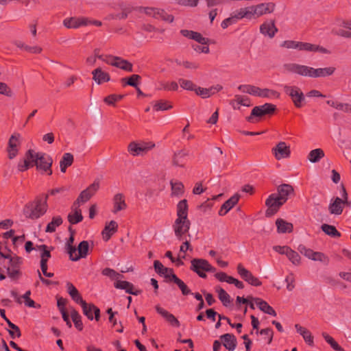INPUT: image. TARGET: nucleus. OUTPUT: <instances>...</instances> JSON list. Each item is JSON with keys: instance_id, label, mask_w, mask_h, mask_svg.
Instances as JSON below:
<instances>
[{"instance_id": "1", "label": "nucleus", "mask_w": 351, "mask_h": 351, "mask_svg": "<svg viewBox=\"0 0 351 351\" xmlns=\"http://www.w3.org/2000/svg\"><path fill=\"white\" fill-rule=\"evenodd\" d=\"M189 206L186 199L180 201L176 206V218L172 228L176 238L182 241L189 233L191 221L188 218Z\"/></svg>"}, {"instance_id": "2", "label": "nucleus", "mask_w": 351, "mask_h": 351, "mask_svg": "<svg viewBox=\"0 0 351 351\" xmlns=\"http://www.w3.org/2000/svg\"><path fill=\"white\" fill-rule=\"evenodd\" d=\"M47 199L48 194H46L44 199L37 198L34 202L26 204L23 208L25 217L35 220L44 215L48 208Z\"/></svg>"}, {"instance_id": "3", "label": "nucleus", "mask_w": 351, "mask_h": 351, "mask_svg": "<svg viewBox=\"0 0 351 351\" xmlns=\"http://www.w3.org/2000/svg\"><path fill=\"white\" fill-rule=\"evenodd\" d=\"M280 47L286 49H295L304 51L319 52L324 54H328L330 53L329 50L320 45L291 40L283 41L280 44Z\"/></svg>"}, {"instance_id": "4", "label": "nucleus", "mask_w": 351, "mask_h": 351, "mask_svg": "<svg viewBox=\"0 0 351 351\" xmlns=\"http://www.w3.org/2000/svg\"><path fill=\"white\" fill-rule=\"evenodd\" d=\"M282 67L285 72L315 78V68L313 67L297 63H287Z\"/></svg>"}, {"instance_id": "5", "label": "nucleus", "mask_w": 351, "mask_h": 351, "mask_svg": "<svg viewBox=\"0 0 351 351\" xmlns=\"http://www.w3.org/2000/svg\"><path fill=\"white\" fill-rule=\"evenodd\" d=\"M33 156L34 166L35 165L37 169L47 172L48 175L52 174L51 167L53 160L49 155L42 152L36 153L33 150Z\"/></svg>"}, {"instance_id": "6", "label": "nucleus", "mask_w": 351, "mask_h": 351, "mask_svg": "<svg viewBox=\"0 0 351 351\" xmlns=\"http://www.w3.org/2000/svg\"><path fill=\"white\" fill-rule=\"evenodd\" d=\"M276 109V106L269 103L255 106L252 109L250 115L247 118V120L250 123H256L263 116L273 114Z\"/></svg>"}, {"instance_id": "7", "label": "nucleus", "mask_w": 351, "mask_h": 351, "mask_svg": "<svg viewBox=\"0 0 351 351\" xmlns=\"http://www.w3.org/2000/svg\"><path fill=\"white\" fill-rule=\"evenodd\" d=\"M190 269L202 278H206L205 272H215L216 271V269L208 261L202 258H193L191 260Z\"/></svg>"}, {"instance_id": "8", "label": "nucleus", "mask_w": 351, "mask_h": 351, "mask_svg": "<svg viewBox=\"0 0 351 351\" xmlns=\"http://www.w3.org/2000/svg\"><path fill=\"white\" fill-rule=\"evenodd\" d=\"M345 203H348V193L343 186H341V198L336 197L330 200L328 210L331 215H340L343 210Z\"/></svg>"}, {"instance_id": "9", "label": "nucleus", "mask_w": 351, "mask_h": 351, "mask_svg": "<svg viewBox=\"0 0 351 351\" xmlns=\"http://www.w3.org/2000/svg\"><path fill=\"white\" fill-rule=\"evenodd\" d=\"M283 89L285 93L291 97L296 108H300L304 106L305 97L298 86L285 85Z\"/></svg>"}, {"instance_id": "10", "label": "nucleus", "mask_w": 351, "mask_h": 351, "mask_svg": "<svg viewBox=\"0 0 351 351\" xmlns=\"http://www.w3.org/2000/svg\"><path fill=\"white\" fill-rule=\"evenodd\" d=\"M121 275L113 269H111V278H114L115 281L114 282V287L116 289L125 290V291L128 293L138 295L141 293V291L137 289H135L134 285L128 281L121 280H119V277Z\"/></svg>"}, {"instance_id": "11", "label": "nucleus", "mask_w": 351, "mask_h": 351, "mask_svg": "<svg viewBox=\"0 0 351 351\" xmlns=\"http://www.w3.org/2000/svg\"><path fill=\"white\" fill-rule=\"evenodd\" d=\"M154 147L155 144L152 142H142L139 143L132 142L128 145V152L134 156H142Z\"/></svg>"}, {"instance_id": "12", "label": "nucleus", "mask_w": 351, "mask_h": 351, "mask_svg": "<svg viewBox=\"0 0 351 351\" xmlns=\"http://www.w3.org/2000/svg\"><path fill=\"white\" fill-rule=\"evenodd\" d=\"M99 188V182L97 180L94 181L88 187L82 191L77 199L73 203V206L84 204L88 202L97 192Z\"/></svg>"}, {"instance_id": "13", "label": "nucleus", "mask_w": 351, "mask_h": 351, "mask_svg": "<svg viewBox=\"0 0 351 351\" xmlns=\"http://www.w3.org/2000/svg\"><path fill=\"white\" fill-rule=\"evenodd\" d=\"M237 270L241 278L252 286L259 287L262 285V282L254 276L251 271L245 269L241 263L238 264Z\"/></svg>"}, {"instance_id": "14", "label": "nucleus", "mask_w": 351, "mask_h": 351, "mask_svg": "<svg viewBox=\"0 0 351 351\" xmlns=\"http://www.w3.org/2000/svg\"><path fill=\"white\" fill-rule=\"evenodd\" d=\"M284 204L276 193L271 194L265 201V205L267 206L266 215L271 216L275 214Z\"/></svg>"}, {"instance_id": "15", "label": "nucleus", "mask_w": 351, "mask_h": 351, "mask_svg": "<svg viewBox=\"0 0 351 351\" xmlns=\"http://www.w3.org/2000/svg\"><path fill=\"white\" fill-rule=\"evenodd\" d=\"M271 152L277 160L288 158L291 155L290 147L284 141L279 142L272 148Z\"/></svg>"}, {"instance_id": "16", "label": "nucleus", "mask_w": 351, "mask_h": 351, "mask_svg": "<svg viewBox=\"0 0 351 351\" xmlns=\"http://www.w3.org/2000/svg\"><path fill=\"white\" fill-rule=\"evenodd\" d=\"M8 259H9L10 263V265L7 268L8 275L11 278H17L20 274L19 267L22 263L21 258L17 256H11L10 255V258Z\"/></svg>"}, {"instance_id": "17", "label": "nucleus", "mask_w": 351, "mask_h": 351, "mask_svg": "<svg viewBox=\"0 0 351 351\" xmlns=\"http://www.w3.org/2000/svg\"><path fill=\"white\" fill-rule=\"evenodd\" d=\"M21 134L14 133L9 138L8 146L7 148L8 158L13 159L16 156L19 152V146L20 145Z\"/></svg>"}, {"instance_id": "18", "label": "nucleus", "mask_w": 351, "mask_h": 351, "mask_svg": "<svg viewBox=\"0 0 351 351\" xmlns=\"http://www.w3.org/2000/svg\"><path fill=\"white\" fill-rule=\"evenodd\" d=\"M253 6L256 19H258L265 14L272 13L276 8V4L272 2L261 3L253 5Z\"/></svg>"}, {"instance_id": "19", "label": "nucleus", "mask_w": 351, "mask_h": 351, "mask_svg": "<svg viewBox=\"0 0 351 351\" xmlns=\"http://www.w3.org/2000/svg\"><path fill=\"white\" fill-rule=\"evenodd\" d=\"M90 21L85 17H71L65 19L63 24L66 28H78L82 26L90 25Z\"/></svg>"}, {"instance_id": "20", "label": "nucleus", "mask_w": 351, "mask_h": 351, "mask_svg": "<svg viewBox=\"0 0 351 351\" xmlns=\"http://www.w3.org/2000/svg\"><path fill=\"white\" fill-rule=\"evenodd\" d=\"M156 312L160 314L171 326L178 328L180 326V323L178 319L168 311L157 305L156 306Z\"/></svg>"}, {"instance_id": "21", "label": "nucleus", "mask_w": 351, "mask_h": 351, "mask_svg": "<svg viewBox=\"0 0 351 351\" xmlns=\"http://www.w3.org/2000/svg\"><path fill=\"white\" fill-rule=\"evenodd\" d=\"M277 192L276 195L280 197V199L285 203L290 196L294 195V189L291 184H282L277 188Z\"/></svg>"}, {"instance_id": "22", "label": "nucleus", "mask_w": 351, "mask_h": 351, "mask_svg": "<svg viewBox=\"0 0 351 351\" xmlns=\"http://www.w3.org/2000/svg\"><path fill=\"white\" fill-rule=\"evenodd\" d=\"M278 31V29L276 27L274 20L270 22H265L260 26V32L270 38H274Z\"/></svg>"}, {"instance_id": "23", "label": "nucleus", "mask_w": 351, "mask_h": 351, "mask_svg": "<svg viewBox=\"0 0 351 351\" xmlns=\"http://www.w3.org/2000/svg\"><path fill=\"white\" fill-rule=\"evenodd\" d=\"M222 88L223 87L219 84H217L215 86H211L209 88H202L196 86L194 91L197 95L202 97V98H208L216 93L220 91Z\"/></svg>"}, {"instance_id": "24", "label": "nucleus", "mask_w": 351, "mask_h": 351, "mask_svg": "<svg viewBox=\"0 0 351 351\" xmlns=\"http://www.w3.org/2000/svg\"><path fill=\"white\" fill-rule=\"evenodd\" d=\"M93 80L97 84H101L110 80L108 73L105 72L99 66L92 71Z\"/></svg>"}, {"instance_id": "25", "label": "nucleus", "mask_w": 351, "mask_h": 351, "mask_svg": "<svg viewBox=\"0 0 351 351\" xmlns=\"http://www.w3.org/2000/svg\"><path fill=\"white\" fill-rule=\"evenodd\" d=\"M33 149H29L25 155L23 160L20 161L18 164V169L20 171H25L29 167H34L33 163Z\"/></svg>"}, {"instance_id": "26", "label": "nucleus", "mask_w": 351, "mask_h": 351, "mask_svg": "<svg viewBox=\"0 0 351 351\" xmlns=\"http://www.w3.org/2000/svg\"><path fill=\"white\" fill-rule=\"evenodd\" d=\"M240 195L235 194L230 199L226 201L221 206L219 215L221 216L225 215L232 208H233L239 202Z\"/></svg>"}, {"instance_id": "27", "label": "nucleus", "mask_w": 351, "mask_h": 351, "mask_svg": "<svg viewBox=\"0 0 351 351\" xmlns=\"http://www.w3.org/2000/svg\"><path fill=\"white\" fill-rule=\"evenodd\" d=\"M111 66H116L126 71H132V64L130 62L117 56L111 58Z\"/></svg>"}, {"instance_id": "28", "label": "nucleus", "mask_w": 351, "mask_h": 351, "mask_svg": "<svg viewBox=\"0 0 351 351\" xmlns=\"http://www.w3.org/2000/svg\"><path fill=\"white\" fill-rule=\"evenodd\" d=\"M251 299L255 302L261 311L268 315L276 316L275 310L267 302L258 298H251Z\"/></svg>"}, {"instance_id": "29", "label": "nucleus", "mask_w": 351, "mask_h": 351, "mask_svg": "<svg viewBox=\"0 0 351 351\" xmlns=\"http://www.w3.org/2000/svg\"><path fill=\"white\" fill-rule=\"evenodd\" d=\"M224 347L228 351H234L237 346V339L232 334L226 333L221 336Z\"/></svg>"}, {"instance_id": "30", "label": "nucleus", "mask_w": 351, "mask_h": 351, "mask_svg": "<svg viewBox=\"0 0 351 351\" xmlns=\"http://www.w3.org/2000/svg\"><path fill=\"white\" fill-rule=\"evenodd\" d=\"M127 207L126 203L125 202L124 196L118 193L114 195L113 198V210L112 212L114 213H117L119 211L125 210Z\"/></svg>"}, {"instance_id": "31", "label": "nucleus", "mask_w": 351, "mask_h": 351, "mask_svg": "<svg viewBox=\"0 0 351 351\" xmlns=\"http://www.w3.org/2000/svg\"><path fill=\"white\" fill-rule=\"evenodd\" d=\"M277 231L278 233L285 234L293 232V226L282 219H277L276 221Z\"/></svg>"}, {"instance_id": "32", "label": "nucleus", "mask_w": 351, "mask_h": 351, "mask_svg": "<svg viewBox=\"0 0 351 351\" xmlns=\"http://www.w3.org/2000/svg\"><path fill=\"white\" fill-rule=\"evenodd\" d=\"M154 266L156 271L158 274L164 275V276L166 278H169V280H171V275H176L173 273L172 269H169L167 267H164V265L159 261H155L154 262Z\"/></svg>"}, {"instance_id": "33", "label": "nucleus", "mask_w": 351, "mask_h": 351, "mask_svg": "<svg viewBox=\"0 0 351 351\" xmlns=\"http://www.w3.org/2000/svg\"><path fill=\"white\" fill-rule=\"evenodd\" d=\"M295 328L296 329L297 332L301 336H302L304 340L306 343H308L309 346H313V337L312 336L311 332L308 329L301 326L298 324L295 325Z\"/></svg>"}, {"instance_id": "34", "label": "nucleus", "mask_w": 351, "mask_h": 351, "mask_svg": "<svg viewBox=\"0 0 351 351\" xmlns=\"http://www.w3.org/2000/svg\"><path fill=\"white\" fill-rule=\"evenodd\" d=\"M187 153L180 150L173 154L172 163L173 166L184 167L186 161Z\"/></svg>"}, {"instance_id": "35", "label": "nucleus", "mask_w": 351, "mask_h": 351, "mask_svg": "<svg viewBox=\"0 0 351 351\" xmlns=\"http://www.w3.org/2000/svg\"><path fill=\"white\" fill-rule=\"evenodd\" d=\"M230 104L234 109H239L241 106H250V99L244 96L237 95L234 98L230 101Z\"/></svg>"}, {"instance_id": "36", "label": "nucleus", "mask_w": 351, "mask_h": 351, "mask_svg": "<svg viewBox=\"0 0 351 351\" xmlns=\"http://www.w3.org/2000/svg\"><path fill=\"white\" fill-rule=\"evenodd\" d=\"M280 94L278 91L267 88H261L258 90V97L267 98L269 99L280 98Z\"/></svg>"}, {"instance_id": "37", "label": "nucleus", "mask_w": 351, "mask_h": 351, "mask_svg": "<svg viewBox=\"0 0 351 351\" xmlns=\"http://www.w3.org/2000/svg\"><path fill=\"white\" fill-rule=\"evenodd\" d=\"M67 292L71 297V298L77 304H81L82 302H85L81 295L80 294L77 289L75 286L70 282L66 283Z\"/></svg>"}, {"instance_id": "38", "label": "nucleus", "mask_w": 351, "mask_h": 351, "mask_svg": "<svg viewBox=\"0 0 351 351\" xmlns=\"http://www.w3.org/2000/svg\"><path fill=\"white\" fill-rule=\"evenodd\" d=\"M80 205H76V206H73V208L74 209L73 213H69L68 215V221L71 224H76L83 219V216L82 215V210L79 208Z\"/></svg>"}, {"instance_id": "39", "label": "nucleus", "mask_w": 351, "mask_h": 351, "mask_svg": "<svg viewBox=\"0 0 351 351\" xmlns=\"http://www.w3.org/2000/svg\"><path fill=\"white\" fill-rule=\"evenodd\" d=\"M89 249V244L87 241H82L78 245V254H75V256L74 258H73V261H78L80 258H85L88 252Z\"/></svg>"}, {"instance_id": "40", "label": "nucleus", "mask_w": 351, "mask_h": 351, "mask_svg": "<svg viewBox=\"0 0 351 351\" xmlns=\"http://www.w3.org/2000/svg\"><path fill=\"white\" fill-rule=\"evenodd\" d=\"M324 152L321 148H317L311 150L307 156L308 160L312 163L318 162L324 157Z\"/></svg>"}, {"instance_id": "41", "label": "nucleus", "mask_w": 351, "mask_h": 351, "mask_svg": "<svg viewBox=\"0 0 351 351\" xmlns=\"http://www.w3.org/2000/svg\"><path fill=\"white\" fill-rule=\"evenodd\" d=\"M215 291L218 293V298L225 306L230 305L232 300L230 295L221 287H216Z\"/></svg>"}, {"instance_id": "42", "label": "nucleus", "mask_w": 351, "mask_h": 351, "mask_svg": "<svg viewBox=\"0 0 351 351\" xmlns=\"http://www.w3.org/2000/svg\"><path fill=\"white\" fill-rule=\"evenodd\" d=\"M73 162V156L71 153H65L60 162V170L64 173L66 168L70 167Z\"/></svg>"}, {"instance_id": "43", "label": "nucleus", "mask_w": 351, "mask_h": 351, "mask_svg": "<svg viewBox=\"0 0 351 351\" xmlns=\"http://www.w3.org/2000/svg\"><path fill=\"white\" fill-rule=\"evenodd\" d=\"M335 71V68L333 66L315 69V78L330 76Z\"/></svg>"}, {"instance_id": "44", "label": "nucleus", "mask_w": 351, "mask_h": 351, "mask_svg": "<svg viewBox=\"0 0 351 351\" xmlns=\"http://www.w3.org/2000/svg\"><path fill=\"white\" fill-rule=\"evenodd\" d=\"M238 89L243 93L258 97L259 87L250 84H242L238 86Z\"/></svg>"}, {"instance_id": "45", "label": "nucleus", "mask_w": 351, "mask_h": 351, "mask_svg": "<svg viewBox=\"0 0 351 351\" xmlns=\"http://www.w3.org/2000/svg\"><path fill=\"white\" fill-rule=\"evenodd\" d=\"M170 281H173L178 285L184 295L191 294V291L187 285L181 279L178 278L176 275H171V280Z\"/></svg>"}, {"instance_id": "46", "label": "nucleus", "mask_w": 351, "mask_h": 351, "mask_svg": "<svg viewBox=\"0 0 351 351\" xmlns=\"http://www.w3.org/2000/svg\"><path fill=\"white\" fill-rule=\"evenodd\" d=\"M171 186V195L172 196H181L184 193V185L181 182L173 181L170 182Z\"/></svg>"}, {"instance_id": "47", "label": "nucleus", "mask_w": 351, "mask_h": 351, "mask_svg": "<svg viewBox=\"0 0 351 351\" xmlns=\"http://www.w3.org/2000/svg\"><path fill=\"white\" fill-rule=\"evenodd\" d=\"M63 220L60 216L53 217L51 221L47 224L45 232L49 233L54 232L56 230V228L60 226Z\"/></svg>"}, {"instance_id": "48", "label": "nucleus", "mask_w": 351, "mask_h": 351, "mask_svg": "<svg viewBox=\"0 0 351 351\" xmlns=\"http://www.w3.org/2000/svg\"><path fill=\"white\" fill-rule=\"evenodd\" d=\"M321 229L324 233L330 237H339L341 236V233L336 229L334 226L324 223L322 225Z\"/></svg>"}, {"instance_id": "49", "label": "nucleus", "mask_w": 351, "mask_h": 351, "mask_svg": "<svg viewBox=\"0 0 351 351\" xmlns=\"http://www.w3.org/2000/svg\"><path fill=\"white\" fill-rule=\"evenodd\" d=\"M83 313L88 317V319L93 320V311L95 308V305L93 304H88L85 302H82L80 304Z\"/></svg>"}, {"instance_id": "50", "label": "nucleus", "mask_w": 351, "mask_h": 351, "mask_svg": "<svg viewBox=\"0 0 351 351\" xmlns=\"http://www.w3.org/2000/svg\"><path fill=\"white\" fill-rule=\"evenodd\" d=\"M71 317L75 328L79 330H82L83 329V324L81 319V316L78 312L75 309L72 310L71 312Z\"/></svg>"}, {"instance_id": "51", "label": "nucleus", "mask_w": 351, "mask_h": 351, "mask_svg": "<svg viewBox=\"0 0 351 351\" xmlns=\"http://www.w3.org/2000/svg\"><path fill=\"white\" fill-rule=\"evenodd\" d=\"M155 19H161L168 23H172L174 20L173 15L167 14L164 10L160 8L158 9Z\"/></svg>"}, {"instance_id": "52", "label": "nucleus", "mask_w": 351, "mask_h": 351, "mask_svg": "<svg viewBox=\"0 0 351 351\" xmlns=\"http://www.w3.org/2000/svg\"><path fill=\"white\" fill-rule=\"evenodd\" d=\"M172 108V105H171L167 101L163 100L156 101L153 106L154 110L156 111L167 110L171 109Z\"/></svg>"}, {"instance_id": "53", "label": "nucleus", "mask_w": 351, "mask_h": 351, "mask_svg": "<svg viewBox=\"0 0 351 351\" xmlns=\"http://www.w3.org/2000/svg\"><path fill=\"white\" fill-rule=\"evenodd\" d=\"M0 315L2 318H3L5 319V321L7 322L8 326L11 329H15V331L16 332V337H20L21 336V332L20 328L16 325H15L14 324L11 322L10 320L6 317L5 311L4 309H0Z\"/></svg>"}, {"instance_id": "54", "label": "nucleus", "mask_w": 351, "mask_h": 351, "mask_svg": "<svg viewBox=\"0 0 351 351\" xmlns=\"http://www.w3.org/2000/svg\"><path fill=\"white\" fill-rule=\"evenodd\" d=\"M288 254L287 257L289 258V260L295 265H299L300 264V254L293 250L291 248H290L289 251H288Z\"/></svg>"}, {"instance_id": "55", "label": "nucleus", "mask_w": 351, "mask_h": 351, "mask_svg": "<svg viewBox=\"0 0 351 351\" xmlns=\"http://www.w3.org/2000/svg\"><path fill=\"white\" fill-rule=\"evenodd\" d=\"M101 58L102 55L100 54V50L99 49H95L94 50L93 55L88 56L86 60V62L89 66H93L95 64L97 59Z\"/></svg>"}, {"instance_id": "56", "label": "nucleus", "mask_w": 351, "mask_h": 351, "mask_svg": "<svg viewBox=\"0 0 351 351\" xmlns=\"http://www.w3.org/2000/svg\"><path fill=\"white\" fill-rule=\"evenodd\" d=\"M180 86L187 90H194L196 85L191 80L180 78L178 80Z\"/></svg>"}, {"instance_id": "57", "label": "nucleus", "mask_w": 351, "mask_h": 351, "mask_svg": "<svg viewBox=\"0 0 351 351\" xmlns=\"http://www.w3.org/2000/svg\"><path fill=\"white\" fill-rule=\"evenodd\" d=\"M315 261H319L325 264H328L329 258L326 256L324 253L319 252H314L312 259Z\"/></svg>"}, {"instance_id": "58", "label": "nucleus", "mask_w": 351, "mask_h": 351, "mask_svg": "<svg viewBox=\"0 0 351 351\" xmlns=\"http://www.w3.org/2000/svg\"><path fill=\"white\" fill-rule=\"evenodd\" d=\"M36 248L42 251L40 254L41 260H45L47 262L48 259L51 257V252L48 250L47 246L46 245H37Z\"/></svg>"}, {"instance_id": "59", "label": "nucleus", "mask_w": 351, "mask_h": 351, "mask_svg": "<svg viewBox=\"0 0 351 351\" xmlns=\"http://www.w3.org/2000/svg\"><path fill=\"white\" fill-rule=\"evenodd\" d=\"M0 94L11 97L13 96L12 89L7 84L0 82Z\"/></svg>"}, {"instance_id": "60", "label": "nucleus", "mask_w": 351, "mask_h": 351, "mask_svg": "<svg viewBox=\"0 0 351 351\" xmlns=\"http://www.w3.org/2000/svg\"><path fill=\"white\" fill-rule=\"evenodd\" d=\"M199 0H175L176 3L184 7H196Z\"/></svg>"}, {"instance_id": "61", "label": "nucleus", "mask_w": 351, "mask_h": 351, "mask_svg": "<svg viewBox=\"0 0 351 351\" xmlns=\"http://www.w3.org/2000/svg\"><path fill=\"white\" fill-rule=\"evenodd\" d=\"M298 250L299 252L303 254L304 256L309 259H312L314 251L310 248H307L304 245H300L298 246Z\"/></svg>"}, {"instance_id": "62", "label": "nucleus", "mask_w": 351, "mask_h": 351, "mask_svg": "<svg viewBox=\"0 0 351 351\" xmlns=\"http://www.w3.org/2000/svg\"><path fill=\"white\" fill-rule=\"evenodd\" d=\"M245 16L247 20L256 19V15L254 13V6L250 5L244 8Z\"/></svg>"}, {"instance_id": "63", "label": "nucleus", "mask_w": 351, "mask_h": 351, "mask_svg": "<svg viewBox=\"0 0 351 351\" xmlns=\"http://www.w3.org/2000/svg\"><path fill=\"white\" fill-rule=\"evenodd\" d=\"M141 77L139 75H132L130 77L128 78L126 84L129 86L137 88L138 82L141 80Z\"/></svg>"}, {"instance_id": "64", "label": "nucleus", "mask_w": 351, "mask_h": 351, "mask_svg": "<svg viewBox=\"0 0 351 351\" xmlns=\"http://www.w3.org/2000/svg\"><path fill=\"white\" fill-rule=\"evenodd\" d=\"M158 8L152 7H141L140 8L141 11H143L144 13L149 16L156 18V12Z\"/></svg>"}]
</instances>
